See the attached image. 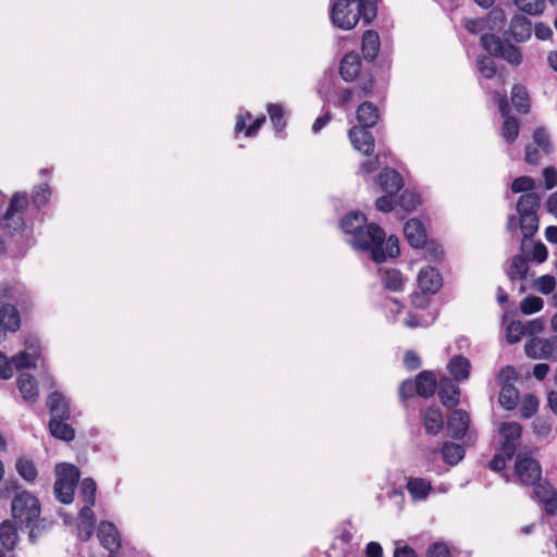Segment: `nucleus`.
<instances>
[{
	"label": "nucleus",
	"instance_id": "f257e3e1",
	"mask_svg": "<svg viewBox=\"0 0 557 557\" xmlns=\"http://www.w3.org/2000/svg\"><path fill=\"white\" fill-rule=\"evenodd\" d=\"M11 512L14 521L28 530L32 543H35L37 537L41 536L51 525L50 521L40 517L39 499L28 491H22L14 495Z\"/></svg>",
	"mask_w": 557,
	"mask_h": 557
},
{
	"label": "nucleus",
	"instance_id": "f03ea898",
	"mask_svg": "<svg viewBox=\"0 0 557 557\" xmlns=\"http://www.w3.org/2000/svg\"><path fill=\"white\" fill-rule=\"evenodd\" d=\"M377 0H334L330 8L332 24L343 30L352 29L361 20L370 25L377 15Z\"/></svg>",
	"mask_w": 557,
	"mask_h": 557
},
{
	"label": "nucleus",
	"instance_id": "7ed1b4c3",
	"mask_svg": "<svg viewBox=\"0 0 557 557\" xmlns=\"http://www.w3.org/2000/svg\"><path fill=\"white\" fill-rule=\"evenodd\" d=\"M29 207V198L26 193H15L0 214V226L9 236L28 237V223L25 213Z\"/></svg>",
	"mask_w": 557,
	"mask_h": 557
},
{
	"label": "nucleus",
	"instance_id": "20e7f679",
	"mask_svg": "<svg viewBox=\"0 0 557 557\" xmlns=\"http://www.w3.org/2000/svg\"><path fill=\"white\" fill-rule=\"evenodd\" d=\"M384 243L385 232L375 223H366L350 239V244L355 249L370 251L371 258L375 263H383L386 260L383 248Z\"/></svg>",
	"mask_w": 557,
	"mask_h": 557
},
{
	"label": "nucleus",
	"instance_id": "39448f33",
	"mask_svg": "<svg viewBox=\"0 0 557 557\" xmlns=\"http://www.w3.org/2000/svg\"><path fill=\"white\" fill-rule=\"evenodd\" d=\"M55 472L54 495L60 503L69 505L74 498L75 487L79 480V470L71 463H59L55 467Z\"/></svg>",
	"mask_w": 557,
	"mask_h": 557
},
{
	"label": "nucleus",
	"instance_id": "423d86ee",
	"mask_svg": "<svg viewBox=\"0 0 557 557\" xmlns=\"http://www.w3.org/2000/svg\"><path fill=\"white\" fill-rule=\"evenodd\" d=\"M481 46L490 55L498 57L507 61L511 65H520L522 63V53L519 47L503 40L494 34H483L480 38Z\"/></svg>",
	"mask_w": 557,
	"mask_h": 557
},
{
	"label": "nucleus",
	"instance_id": "0eeeda50",
	"mask_svg": "<svg viewBox=\"0 0 557 557\" xmlns=\"http://www.w3.org/2000/svg\"><path fill=\"white\" fill-rule=\"evenodd\" d=\"M529 358L557 362V334L549 337H532L524 344Z\"/></svg>",
	"mask_w": 557,
	"mask_h": 557
},
{
	"label": "nucleus",
	"instance_id": "6e6552de",
	"mask_svg": "<svg viewBox=\"0 0 557 557\" xmlns=\"http://www.w3.org/2000/svg\"><path fill=\"white\" fill-rule=\"evenodd\" d=\"M29 351H22L12 357L11 361L0 351V379L7 380L13 375V367L16 370L28 369L36 366L38 358L37 347L30 345Z\"/></svg>",
	"mask_w": 557,
	"mask_h": 557
},
{
	"label": "nucleus",
	"instance_id": "1a4fd4ad",
	"mask_svg": "<svg viewBox=\"0 0 557 557\" xmlns=\"http://www.w3.org/2000/svg\"><path fill=\"white\" fill-rule=\"evenodd\" d=\"M498 433L500 436L498 450L503 451L508 459H512L521 440V424L513 421L503 422L498 428Z\"/></svg>",
	"mask_w": 557,
	"mask_h": 557
},
{
	"label": "nucleus",
	"instance_id": "9d476101",
	"mask_svg": "<svg viewBox=\"0 0 557 557\" xmlns=\"http://www.w3.org/2000/svg\"><path fill=\"white\" fill-rule=\"evenodd\" d=\"M515 474L523 485L535 484L542 479V467L536 459L519 453L515 463Z\"/></svg>",
	"mask_w": 557,
	"mask_h": 557
},
{
	"label": "nucleus",
	"instance_id": "9b49d317",
	"mask_svg": "<svg viewBox=\"0 0 557 557\" xmlns=\"http://www.w3.org/2000/svg\"><path fill=\"white\" fill-rule=\"evenodd\" d=\"M499 379L503 380L499 393V404L507 410H512L518 404L519 393L511 380H516V371L512 367L507 366L502 369Z\"/></svg>",
	"mask_w": 557,
	"mask_h": 557
},
{
	"label": "nucleus",
	"instance_id": "f8f14e48",
	"mask_svg": "<svg viewBox=\"0 0 557 557\" xmlns=\"http://www.w3.org/2000/svg\"><path fill=\"white\" fill-rule=\"evenodd\" d=\"M368 127L352 126L348 132V137L354 148L362 154L371 156L374 151V137L368 131Z\"/></svg>",
	"mask_w": 557,
	"mask_h": 557
},
{
	"label": "nucleus",
	"instance_id": "ddd939ff",
	"mask_svg": "<svg viewBox=\"0 0 557 557\" xmlns=\"http://www.w3.org/2000/svg\"><path fill=\"white\" fill-rule=\"evenodd\" d=\"M418 286L424 294L435 295L443 285L441 273L434 267L422 268L418 274Z\"/></svg>",
	"mask_w": 557,
	"mask_h": 557
},
{
	"label": "nucleus",
	"instance_id": "4468645a",
	"mask_svg": "<svg viewBox=\"0 0 557 557\" xmlns=\"http://www.w3.org/2000/svg\"><path fill=\"white\" fill-rule=\"evenodd\" d=\"M470 416L466 410L456 409L447 419V432L454 440H462L469 431Z\"/></svg>",
	"mask_w": 557,
	"mask_h": 557
},
{
	"label": "nucleus",
	"instance_id": "2eb2a0df",
	"mask_svg": "<svg viewBox=\"0 0 557 557\" xmlns=\"http://www.w3.org/2000/svg\"><path fill=\"white\" fill-rule=\"evenodd\" d=\"M97 536L102 547L111 554L117 552L121 547L120 532L112 522L101 521L98 525Z\"/></svg>",
	"mask_w": 557,
	"mask_h": 557
},
{
	"label": "nucleus",
	"instance_id": "dca6fc26",
	"mask_svg": "<svg viewBox=\"0 0 557 557\" xmlns=\"http://www.w3.org/2000/svg\"><path fill=\"white\" fill-rule=\"evenodd\" d=\"M47 407L49 409L50 419L70 420L71 407L70 400L59 392H52L47 398Z\"/></svg>",
	"mask_w": 557,
	"mask_h": 557
},
{
	"label": "nucleus",
	"instance_id": "f3484780",
	"mask_svg": "<svg viewBox=\"0 0 557 557\" xmlns=\"http://www.w3.org/2000/svg\"><path fill=\"white\" fill-rule=\"evenodd\" d=\"M507 35L516 42H524L531 38L532 23L529 17L516 14L512 16Z\"/></svg>",
	"mask_w": 557,
	"mask_h": 557
},
{
	"label": "nucleus",
	"instance_id": "a211bd4d",
	"mask_svg": "<svg viewBox=\"0 0 557 557\" xmlns=\"http://www.w3.org/2000/svg\"><path fill=\"white\" fill-rule=\"evenodd\" d=\"M460 389L454 380L443 377L437 385V395L442 404L447 408L455 407L459 401Z\"/></svg>",
	"mask_w": 557,
	"mask_h": 557
},
{
	"label": "nucleus",
	"instance_id": "6ab92c4d",
	"mask_svg": "<svg viewBox=\"0 0 557 557\" xmlns=\"http://www.w3.org/2000/svg\"><path fill=\"white\" fill-rule=\"evenodd\" d=\"M404 234L413 248H420L426 243V231L418 219H410L405 223Z\"/></svg>",
	"mask_w": 557,
	"mask_h": 557
},
{
	"label": "nucleus",
	"instance_id": "aec40b11",
	"mask_svg": "<svg viewBox=\"0 0 557 557\" xmlns=\"http://www.w3.org/2000/svg\"><path fill=\"white\" fill-rule=\"evenodd\" d=\"M361 69V58L359 53L351 51L344 55L339 65V75L346 82H352Z\"/></svg>",
	"mask_w": 557,
	"mask_h": 557
},
{
	"label": "nucleus",
	"instance_id": "412c9836",
	"mask_svg": "<svg viewBox=\"0 0 557 557\" xmlns=\"http://www.w3.org/2000/svg\"><path fill=\"white\" fill-rule=\"evenodd\" d=\"M17 388L27 403H36L39 397V389L36 379L28 373H21L16 381Z\"/></svg>",
	"mask_w": 557,
	"mask_h": 557
},
{
	"label": "nucleus",
	"instance_id": "4be33fe9",
	"mask_svg": "<svg viewBox=\"0 0 557 557\" xmlns=\"http://www.w3.org/2000/svg\"><path fill=\"white\" fill-rule=\"evenodd\" d=\"M379 183L381 189L388 194H396L404 186L401 175L396 170L389 168H385L381 171L379 175Z\"/></svg>",
	"mask_w": 557,
	"mask_h": 557
},
{
	"label": "nucleus",
	"instance_id": "5701e85b",
	"mask_svg": "<svg viewBox=\"0 0 557 557\" xmlns=\"http://www.w3.org/2000/svg\"><path fill=\"white\" fill-rule=\"evenodd\" d=\"M381 42L377 32L369 29L364 32L362 36L361 50L363 58L372 62L377 57L380 51Z\"/></svg>",
	"mask_w": 557,
	"mask_h": 557
},
{
	"label": "nucleus",
	"instance_id": "b1692460",
	"mask_svg": "<svg viewBox=\"0 0 557 557\" xmlns=\"http://www.w3.org/2000/svg\"><path fill=\"white\" fill-rule=\"evenodd\" d=\"M357 120L360 126L371 128L379 121V110L370 101L362 102L357 109Z\"/></svg>",
	"mask_w": 557,
	"mask_h": 557
},
{
	"label": "nucleus",
	"instance_id": "393cba45",
	"mask_svg": "<svg viewBox=\"0 0 557 557\" xmlns=\"http://www.w3.org/2000/svg\"><path fill=\"white\" fill-rule=\"evenodd\" d=\"M435 375L430 371H422L416 377V394L428 398L432 396L436 389Z\"/></svg>",
	"mask_w": 557,
	"mask_h": 557
},
{
	"label": "nucleus",
	"instance_id": "a878e982",
	"mask_svg": "<svg viewBox=\"0 0 557 557\" xmlns=\"http://www.w3.org/2000/svg\"><path fill=\"white\" fill-rule=\"evenodd\" d=\"M0 541L7 550H13L18 542L16 522L4 520L0 524Z\"/></svg>",
	"mask_w": 557,
	"mask_h": 557
},
{
	"label": "nucleus",
	"instance_id": "bb28decb",
	"mask_svg": "<svg viewBox=\"0 0 557 557\" xmlns=\"http://www.w3.org/2000/svg\"><path fill=\"white\" fill-rule=\"evenodd\" d=\"M423 425L425 431L431 435L440 433L444 425L441 409L437 407H430L424 413Z\"/></svg>",
	"mask_w": 557,
	"mask_h": 557
},
{
	"label": "nucleus",
	"instance_id": "cd10ccee",
	"mask_svg": "<svg viewBox=\"0 0 557 557\" xmlns=\"http://www.w3.org/2000/svg\"><path fill=\"white\" fill-rule=\"evenodd\" d=\"M447 367L454 380L459 382L468 379L471 363L466 357L459 355L451 358Z\"/></svg>",
	"mask_w": 557,
	"mask_h": 557
},
{
	"label": "nucleus",
	"instance_id": "c85d7f7f",
	"mask_svg": "<svg viewBox=\"0 0 557 557\" xmlns=\"http://www.w3.org/2000/svg\"><path fill=\"white\" fill-rule=\"evenodd\" d=\"M541 198L536 193H527L519 197L516 209L519 214H536Z\"/></svg>",
	"mask_w": 557,
	"mask_h": 557
},
{
	"label": "nucleus",
	"instance_id": "c756f323",
	"mask_svg": "<svg viewBox=\"0 0 557 557\" xmlns=\"http://www.w3.org/2000/svg\"><path fill=\"white\" fill-rule=\"evenodd\" d=\"M366 223L367 218L362 212L352 211L341 220V227L345 233L351 234L354 237L360 227L366 225Z\"/></svg>",
	"mask_w": 557,
	"mask_h": 557
},
{
	"label": "nucleus",
	"instance_id": "7c9ffc66",
	"mask_svg": "<svg viewBox=\"0 0 557 557\" xmlns=\"http://www.w3.org/2000/svg\"><path fill=\"white\" fill-rule=\"evenodd\" d=\"M66 421L67 420L50 419L49 431L53 437L70 442L74 440L75 431Z\"/></svg>",
	"mask_w": 557,
	"mask_h": 557
},
{
	"label": "nucleus",
	"instance_id": "2f4dec72",
	"mask_svg": "<svg viewBox=\"0 0 557 557\" xmlns=\"http://www.w3.org/2000/svg\"><path fill=\"white\" fill-rule=\"evenodd\" d=\"M407 490L414 499L425 498L432 490L431 483L421 478H411L408 480Z\"/></svg>",
	"mask_w": 557,
	"mask_h": 557
},
{
	"label": "nucleus",
	"instance_id": "473e14b6",
	"mask_svg": "<svg viewBox=\"0 0 557 557\" xmlns=\"http://www.w3.org/2000/svg\"><path fill=\"white\" fill-rule=\"evenodd\" d=\"M442 456L446 463L456 466L465 456V449L461 445L446 442L442 447Z\"/></svg>",
	"mask_w": 557,
	"mask_h": 557
},
{
	"label": "nucleus",
	"instance_id": "72a5a7b5",
	"mask_svg": "<svg viewBox=\"0 0 557 557\" xmlns=\"http://www.w3.org/2000/svg\"><path fill=\"white\" fill-rule=\"evenodd\" d=\"M511 101L519 113H528L530 101L525 87L522 85H515L511 90Z\"/></svg>",
	"mask_w": 557,
	"mask_h": 557
},
{
	"label": "nucleus",
	"instance_id": "f704fd0d",
	"mask_svg": "<svg viewBox=\"0 0 557 557\" xmlns=\"http://www.w3.org/2000/svg\"><path fill=\"white\" fill-rule=\"evenodd\" d=\"M539 216L536 214H519V227L524 240L534 236L539 230Z\"/></svg>",
	"mask_w": 557,
	"mask_h": 557
},
{
	"label": "nucleus",
	"instance_id": "c9c22d12",
	"mask_svg": "<svg viewBox=\"0 0 557 557\" xmlns=\"http://www.w3.org/2000/svg\"><path fill=\"white\" fill-rule=\"evenodd\" d=\"M15 468L17 473L27 482L32 483L37 478V468L33 460L21 457L16 460Z\"/></svg>",
	"mask_w": 557,
	"mask_h": 557
},
{
	"label": "nucleus",
	"instance_id": "e433bc0d",
	"mask_svg": "<svg viewBox=\"0 0 557 557\" xmlns=\"http://www.w3.org/2000/svg\"><path fill=\"white\" fill-rule=\"evenodd\" d=\"M384 286L392 292H401L405 284L403 273L397 269H388L383 276Z\"/></svg>",
	"mask_w": 557,
	"mask_h": 557
},
{
	"label": "nucleus",
	"instance_id": "4c0bfd02",
	"mask_svg": "<svg viewBox=\"0 0 557 557\" xmlns=\"http://www.w3.org/2000/svg\"><path fill=\"white\" fill-rule=\"evenodd\" d=\"M486 28L492 32H500L506 24V14L500 8H493L486 18Z\"/></svg>",
	"mask_w": 557,
	"mask_h": 557
},
{
	"label": "nucleus",
	"instance_id": "58836bf2",
	"mask_svg": "<svg viewBox=\"0 0 557 557\" xmlns=\"http://www.w3.org/2000/svg\"><path fill=\"white\" fill-rule=\"evenodd\" d=\"M528 262L521 255H516L511 260V265L507 272L508 277L511 281L521 280L528 272Z\"/></svg>",
	"mask_w": 557,
	"mask_h": 557
},
{
	"label": "nucleus",
	"instance_id": "ea45409f",
	"mask_svg": "<svg viewBox=\"0 0 557 557\" xmlns=\"http://www.w3.org/2000/svg\"><path fill=\"white\" fill-rule=\"evenodd\" d=\"M396 198L397 205L406 212L413 211L421 203L420 195L408 189Z\"/></svg>",
	"mask_w": 557,
	"mask_h": 557
},
{
	"label": "nucleus",
	"instance_id": "a19ab883",
	"mask_svg": "<svg viewBox=\"0 0 557 557\" xmlns=\"http://www.w3.org/2000/svg\"><path fill=\"white\" fill-rule=\"evenodd\" d=\"M51 197V189L48 184H41L34 188L32 194V205L37 209L45 207Z\"/></svg>",
	"mask_w": 557,
	"mask_h": 557
},
{
	"label": "nucleus",
	"instance_id": "79ce46f5",
	"mask_svg": "<svg viewBox=\"0 0 557 557\" xmlns=\"http://www.w3.org/2000/svg\"><path fill=\"white\" fill-rule=\"evenodd\" d=\"M517 8L530 15H539L545 9V0H513Z\"/></svg>",
	"mask_w": 557,
	"mask_h": 557
},
{
	"label": "nucleus",
	"instance_id": "37998d69",
	"mask_svg": "<svg viewBox=\"0 0 557 557\" xmlns=\"http://www.w3.org/2000/svg\"><path fill=\"white\" fill-rule=\"evenodd\" d=\"M519 135V123L516 117L507 116L502 126V136L504 139L511 144Z\"/></svg>",
	"mask_w": 557,
	"mask_h": 557
},
{
	"label": "nucleus",
	"instance_id": "c03bdc74",
	"mask_svg": "<svg viewBox=\"0 0 557 557\" xmlns=\"http://www.w3.org/2000/svg\"><path fill=\"white\" fill-rule=\"evenodd\" d=\"M267 109H268L270 120L273 123L275 129L277 132L283 131L284 127L286 126L283 107L281 104H276V103H269Z\"/></svg>",
	"mask_w": 557,
	"mask_h": 557
},
{
	"label": "nucleus",
	"instance_id": "a18cd8bd",
	"mask_svg": "<svg viewBox=\"0 0 557 557\" xmlns=\"http://www.w3.org/2000/svg\"><path fill=\"white\" fill-rule=\"evenodd\" d=\"M532 485L534 487V495L541 504L545 502V498H550L557 493L548 481H543L542 479Z\"/></svg>",
	"mask_w": 557,
	"mask_h": 557
},
{
	"label": "nucleus",
	"instance_id": "49530a36",
	"mask_svg": "<svg viewBox=\"0 0 557 557\" xmlns=\"http://www.w3.org/2000/svg\"><path fill=\"white\" fill-rule=\"evenodd\" d=\"M527 329L520 321H512L506 327V339L509 344H516L521 341Z\"/></svg>",
	"mask_w": 557,
	"mask_h": 557
},
{
	"label": "nucleus",
	"instance_id": "de8ad7c7",
	"mask_svg": "<svg viewBox=\"0 0 557 557\" xmlns=\"http://www.w3.org/2000/svg\"><path fill=\"white\" fill-rule=\"evenodd\" d=\"M97 485L94 479L85 478L81 482V493L86 504L95 505Z\"/></svg>",
	"mask_w": 557,
	"mask_h": 557
},
{
	"label": "nucleus",
	"instance_id": "09e8293b",
	"mask_svg": "<svg viewBox=\"0 0 557 557\" xmlns=\"http://www.w3.org/2000/svg\"><path fill=\"white\" fill-rule=\"evenodd\" d=\"M480 73L487 79L496 74V64L490 55H480L476 60Z\"/></svg>",
	"mask_w": 557,
	"mask_h": 557
},
{
	"label": "nucleus",
	"instance_id": "8fccbe9b",
	"mask_svg": "<svg viewBox=\"0 0 557 557\" xmlns=\"http://www.w3.org/2000/svg\"><path fill=\"white\" fill-rule=\"evenodd\" d=\"M537 408H539L537 398L532 394L525 395L522 399V404L520 407L521 417L524 419L531 418L537 411Z\"/></svg>",
	"mask_w": 557,
	"mask_h": 557
},
{
	"label": "nucleus",
	"instance_id": "3c124183",
	"mask_svg": "<svg viewBox=\"0 0 557 557\" xmlns=\"http://www.w3.org/2000/svg\"><path fill=\"white\" fill-rule=\"evenodd\" d=\"M544 301L542 298L536 296H528L522 299L520 304V310L524 314H532L540 311L543 308Z\"/></svg>",
	"mask_w": 557,
	"mask_h": 557
},
{
	"label": "nucleus",
	"instance_id": "603ef678",
	"mask_svg": "<svg viewBox=\"0 0 557 557\" xmlns=\"http://www.w3.org/2000/svg\"><path fill=\"white\" fill-rule=\"evenodd\" d=\"M535 188L534 180L530 176H519L511 183V191L518 193H531Z\"/></svg>",
	"mask_w": 557,
	"mask_h": 557
},
{
	"label": "nucleus",
	"instance_id": "864d4df0",
	"mask_svg": "<svg viewBox=\"0 0 557 557\" xmlns=\"http://www.w3.org/2000/svg\"><path fill=\"white\" fill-rule=\"evenodd\" d=\"M397 205V198L395 194L384 195L379 197L375 201V207L381 212H391Z\"/></svg>",
	"mask_w": 557,
	"mask_h": 557
},
{
	"label": "nucleus",
	"instance_id": "5fc2aeb1",
	"mask_svg": "<svg viewBox=\"0 0 557 557\" xmlns=\"http://www.w3.org/2000/svg\"><path fill=\"white\" fill-rule=\"evenodd\" d=\"M422 247H424V253L426 259L431 261H440L443 258L444 250L440 244L426 240V243Z\"/></svg>",
	"mask_w": 557,
	"mask_h": 557
},
{
	"label": "nucleus",
	"instance_id": "6e6d98bb",
	"mask_svg": "<svg viewBox=\"0 0 557 557\" xmlns=\"http://www.w3.org/2000/svg\"><path fill=\"white\" fill-rule=\"evenodd\" d=\"M535 286L540 293L548 295L555 289L556 280L553 275H542L536 280Z\"/></svg>",
	"mask_w": 557,
	"mask_h": 557
},
{
	"label": "nucleus",
	"instance_id": "4d7b16f0",
	"mask_svg": "<svg viewBox=\"0 0 557 557\" xmlns=\"http://www.w3.org/2000/svg\"><path fill=\"white\" fill-rule=\"evenodd\" d=\"M462 25L471 34H479L487 29L485 18H463Z\"/></svg>",
	"mask_w": 557,
	"mask_h": 557
},
{
	"label": "nucleus",
	"instance_id": "13d9d810",
	"mask_svg": "<svg viewBox=\"0 0 557 557\" xmlns=\"http://www.w3.org/2000/svg\"><path fill=\"white\" fill-rule=\"evenodd\" d=\"M507 460H509L507 456L498 450L488 462V468L494 472H500L505 469Z\"/></svg>",
	"mask_w": 557,
	"mask_h": 557
},
{
	"label": "nucleus",
	"instance_id": "bf43d9fd",
	"mask_svg": "<svg viewBox=\"0 0 557 557\" xmlns=\"http://www.w3.org/2000/svg\"><path fill=\"white\" fill-rule=\"evenodd\" d=\"M548 252L546 246L539 242L534 244L530 257L532 260L542 263L547 259Z\"/></svg>",
	"mask_w": 557,
	"mask_h": 557
},
{
	"label": "nucleus",
	"instance_id": "052dcab7",
	"mask_svg": "<svg viewBox=\"0 0 557 557\" xmlns=\"http://www.w3.org/2000/svg\"><path fill=\"white\" fill-rule=\"evenodd\" d=\"M426 557H450V554L446 544L434 543L428 548Z\"/></svg>",
	"mask_w": 557,
	"mask_h": 557
},
{
	"label": "nucleus",
	"instance_id": "680f3d73",
	"mask_svg": "<svg viewBox=\"0 0 557 557\" xmlns=\"http://www.w3.org/2000/svg\"><path fill=\"white\" fill-rule=\"evenodd\" d=\"M404 364L409 370H417L421 367L420 357L414 351L408 350L404 356Z\"/></svg>",
	"mask_w": 557,
	"mask_h": 557
},
{
	"label": "nucleus",
	"instance_id": "e2e57ef3",
	"mask_svg": "<svg viewBox=\"0 0 557 557\" xmlns=\"http://www.w3.org/2000/svg\"><path fill=\"white\" fill-rule=\"evenodd\" d=\"M535 37L540 40H547L553 36V30L549 25L540 22L534 26Z\"/></svg>",
	"mask_w": 557,
	"mask_h": 557
},
{
	"label": "nucleus",
	"instance_id": "0e129e2a",
	"mask_svg": "<svg viewBox=\"0 0 557 557\" xmlns=\"http://www.w3.org/2000/svg\"><path fill=\"white\" fill-rule=\"evenodd\" d=\"M416 393V381L405 380L399 386V396L401 399L410 398Z\"/></svg>",
	"mask_w": 557,
	"mask_h": 557
},
{
	"label": "nucleus",
	"instance_id": "69168bd1",
	"mask_svg": "<svg viewBox=\"0 0 557 557\" xmlns=\"http://www.w3.org/2000/svg\"><path fill=\"white\" fill-rule=\"evenodd\" d=\"M545 188L553 189L557 185V172L554 168L547 166L543 170Z\"/></svg>",
	"mask_w": 557,
	"mask_h": 557
},
{
	"label": "nucleus",
	"instance_id": "338daca9",
	"mask_svg": "<svg viewBox=\"0 0 557 557\" xmlns=\"http://www.w3.org/2000/svg\"><path fill=\"white\" fill-rule=\"evenodd\" d=\"M78 537L83 542H87L94 534L95 523L79 522L78 524Z\"/></svg>",
	"mask_w": 557,
	"mask_h": 557
},
{
	"label": "nucleus",
	"instance_id": "774afa93",
	"mask_svg": "<svg viewBox=\"0 0 557 557\" xmlns=\"http://www.w3.org/2000/svg\"><path fill=\"white\" fill-rule=\"evenodd\" d=\"M544 506V512L547 516H557V493L550 498H545V502L542 503Z\"/></svg>",
	"mask_w": 557,
	"mask_h": 557
}]
</instances>
